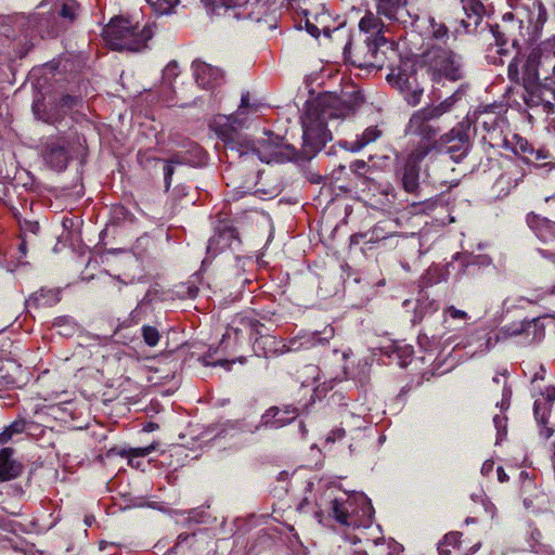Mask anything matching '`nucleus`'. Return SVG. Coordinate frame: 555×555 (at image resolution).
I'll return each mask as SVG.
<instances>
[{"label":"nucleus","mask_w":555,"mask_h":555,"mask_svg":"<svg viewBox=\"0 0 555 555\" xmlns=\"http://www.w3.org/2000/svg\"><path fill=\"white\" fill-rule=\"evenodd\" d=\"M219 138L223 141L227 150L232 154L231 157L255 155L261 162L270 164L284 162H298L299 152L285 140L272 132H267L264 138L256 142L248 141L238 131H233L228 127L220 129Z\"/></svg>","instance_id":"1"},{"label":"nucleus","mask_w":555,"mask_h":555,"mask_svg":"<svg viewBox=\"0 0 555 555\" xmlns=\"http://www.w3.org/2000/svg\"><path fill=\"white\" fill-rule=\"evenodd\" d=\"M395 42L387 37H358L349 40L345 46V56L354 66L360 68H380L383 59L379 55L380 47L393 50Z\"/></svg>","instance_id":"2"},{"label":"nucleus","mask_w":555,"mask_h":555,"mask_svg":"<svg viewBox=\"0 0 555 555\" xmlns=\"http://www.w3.org/2000/svg\"><path fill=\"white\" fill-rule=\"evenodd\" d=\"M524 102L528 107H542L546 114L553 113L555 107V64L551 77L543 82L539 79L527 77L524 79Z\"/></svg>","instance_id":"3"},{"label":"nucleus","mask_w":555,"mask_h":555,"mask_svg":"<svg viewBox=\"0 0 555 555\" xmlns=\"http://www.w3.org/2000/svg\"><path fill=\"white\" fill-rule=\"evenodd\" d=\"M411 54L422 57L423 63L430 69L451 80H457L461 77L457 56L444 47L433 44L421 53L412 52Z\"/></svg>","instance_id":"4"},{"label":"nucleus","mask_w":555,"mask_h":555,"mask_svg":"<svg viewBox=\"0 0 555 555\" xmlns=\"http://www.w3.org/2000/svg\"><path fill=\"white\" fill-rule=\"evenodd\" d=\"M302 138V147L298 151L299 159L309 160L324 147L327 141L332 140V134L324 122V114L322 117H308V120L304 122Z\"/></svg>","instance_id":"5"},{"label":"nucleus","mask_w":555,"mask_h":555,"mask_svg":"<svg viewBox=\"0 0 555 555\" xmlns=\"http://www.w3.org/2000/svg\"><path fill=\"white\" fill-rule=\"evenodd\" d=\"M437 118L426 108H421L412 114L405 127V134L417 137L421 140L418 146L430 145L431 151L436 147V139L440 128L435 125Z\"/></svg>","instance_id":"6"},{"label":"nucleus","mask_w":555,"mask_h":555,"mask_svg":"<svg viewBox=\"0 0 555 555\" xmlns=\"http://www.w3.org/2000/svg\"><path fill=\"white\" fill-rule=\"evenodd\" d=\"M470 122L463 120L449 132L440 137L439 143L446 147V152L455 163H460L468 154L472 147Z\"/></svg>","instance_id":"7"},{"label":"nucleus","mask_w":555,"mask_h":555,"mask_svg":"<svg viewBox=\"0 0 555 555\" xmlns=\"http://www.w3.org/2000/svg\"><path fill=\"white\" fill-rule=\"evenodd\" d=\"M465 17L455 22L453 31L460 35H476L486 31L485 7L480 0H461Z\"/></svg>","instance_id":"8"},{"label":"nucleus","mask_w":555,"mask_h":555,"mask_svg":"<svg viewBox=\"0 0 555 555\" xmlns=\"http://www.w3.org/2000/svg\"><path fill=\"white\" fill-rule=\"evenodd\" d=\"M554 47L555 43L551 39L537 44L533 37H521L522 54L520 56H527L525 66L527 77L539 79L538 66L540 64V60L542 57L548 60V50H553Z\"/></svg>","instance_id":"9"},{"label":"nucleus","mask_w":555,"mask_h":555,"mask_svg":"<svg viewBox=\"0 0 555 555\" xmlns=\"http://www.w3.org/2000/svg\"><path fill=\"white\" fill-rule=\"evenodd\" d=\"M431 152V146H417L408 156L401 171V182L404 191L416 193L420 188V165L422 160Z\"/></svg>","instance_id":"10"},{"label":"nucleus","mask_w":555,"mask_h":555,"mask_svg":"<svg viewBox=\"0 0 555 555\" xmlns=\"http://www.w3.org/2000/svg\"><path fill=\"white\" fill-rule=\"evenodd\" d=\"M195 80L204 89H214L222 83L224 72L203 61L196 60L192 64Z\"/></svg>","instance_id":"11"},{"label":"nucleus","mask_w":555,"mask_h":555,"mask_svg":"<svg viewBox=\"0 0 555 555\" xmlns=\"http://www.w3.org/2000/svg\"><path fill=\"white\" fill-rule=\"evenodd\" d=\"M249 96L250 95H249L248 91L244 92L241 96V104H240L237 111L232 115L225 116L224 122H218V121L215 122L214 129L218 137H219L220 129L223 127H228V125H229V128L232 129L233 131H238L237 128H241L246 120V118L243 117V115L245 114V111L246 109H249L250 112L257 111L258 105L251 104L249 101Z\"/></svg>","instance_id":"12"},{"label":"nucleus","mask_w":555,"mask_h":555,"mask_svg":"<svg viewBox=\"0 0 555 555\" xmlns=\"http://www.w3.org/2000/svg\"><path fill=\"white\" fill-rule=\"evenodd\" d=\"M14 449L3 448L0 450V482L9 481L20 477L24 465L14 457Z\"/></svg>","instance_id":"13"},{"label":"nucleus","mask_w":555,"mask_h":555,"mask_svg":"<svg viewBox=\"0 0 555 555\" xmlns=\"http://www.w3.org/2000/svg\"><path fill=\"white\" fill-rule=\"evenodd\" d=\"M494 42L490 43L489 56H512V59H519L522 54L521 38L516 37H493Z\"/></svg>","instance_id":"14"},{"label":"nucleus","mask_w":555,"mask_h":555,"mask_svg":"<svg viewBox=\"0 0 555 555\" xmlns=\"http://www.w3.org/2000/svg\"><path fill=\"white\" fill-rule=\"evenodd\" d=\"M298 415L297 408L287 405L284 409L271 406L261 416V425L271 428H278L294 421Z\"/></svg>","instance_id":"15"},{"label":"nucleus","mask_w":555,"mask_h":555,"mask_svg":"<svg viewBox=\"0 0 555 555\" xmlns=\"http://www.w3.org/2000/svg\"><path fill=\"white\" fill-rule=\"evenodd\" d=\"M234 240H237V231L234 228L229 225L219 228L208 241L206 247L208 256L215 257L219 251L230 247Z\"/></svg>","instance_id":"16"},{"label":"nucleus","mask_w":555,"mask_h":555,"mask_svg":"<svg viewBox=\"0 0 555 555\" xmlns=\"http://www.w3.org/2000/svg\"><path fill=\"white\" fill-rule=\"evenodd\" d=\"M105 46L117 52H139L151 37H103Z\"/></svg>","instance_id":"17"},{"label":"nucleus","mask_w":555,"mask_h":555,"mask_svg":"<svg viewBox=\"0 0 555 555\" xmlns=\"http://www.w3.org/2000/svg\"><path fill=\"white\" fill-rule=\"evenodd\" d=\"M379 171L376 169L371 175L356 181V189L369 197H375L376 195H387L389 190L388 183H383L379 180Z\"/></svg>","instance_id":"18"},{"label":"nucleus","mask_w":555,"mask_h":555,"mask_svg":"<svg viewBox=\"0 0 555 555\" xmlns=\"http://www.w3.org/2000/svg\"><path fill=\"white\" fill-rule=\"evenodd\" d=\"M43 158L46 164L56 171L64 170L67 167L69 160L66 146L56 142L47 145L43 153Z\"/></svg>","instance_id":"19"},{"label":"nucleus","mask_w":555,"mask_h":555,"mask_svg":"<svg viewBox=\"0 0 555 555\" xmlns=\"http://www.w3.org/2000/svg\"><path fill=\"white\" fill-rule=\"evenodd\" d=\"M352 504L349 501H339L337 499L332 501V515L337 522L343 526L353 525V519L350 513Z\"/></svg>","instance_id":"20"},{"label":"nucleus","mask_w":555,"mask_h":555,"mask_svg":"<svg viewBox=\"0 0 555 555\" xmlns=\"http://www.w3.org/2000/svg\"><path fill=\"white\" fill-rule=\"evenodd\" d=\"M359 28L362 33H367L371 35H382L384 31H390L373 13H366L359 21Z\"/></svg>","instance_id":"21"},{"label":"nucleus","mask_w":555,"mask_h":555,"mask_svg":"<svg viewBox=\"0 0 555 555\" xmlns=\"http://www.w3.org/2000/svg\"><path fill=\"white\" fill-rule=\"evenodd\" d=\"M382 133V130H379L377 126L367 127L360 137L350 143L349 150L351 152H358L370 143L375 142Z\"/></svg>","instance_id":"22"},{"label":"nucleus","mask_w":555,"mask_h":555,"mask_svg":"<svg viewBox=\"0 0 555 555\" xmlns=\"http://www.w3.org/2000/svg\"><path fill=\"white\" fill-rule=\"evenodd\" d=\"M135 31V25L125 16L113 17L108 25L107 35H126Z\"/></svg>","instance_id":"23"},{"label":"nucleus","mask_w":555,"mask_h":555,"mask_svg":"<svg viewBox=\"0 0 555 555\" xmlns=\"http://www.w3.org/2000/svg\"><path fill=\"white\" fill-rule=\"evenodd\" d=\"M412 78L406 74L405 70L398 68L397 72L395 69L391 70L387 76V80L390 83H393L401 92L409 91L412 89Z\"/></svg>","instance_id":"24"},{"label":"nucleus","mask_w":555,"mask_h":555,"mask_svg":"<svg viewBox=\"0 0 555 555\" xmlns=\"http://www.w3.org/2000/svg\"><path fill=\"white\" fill-rule=\"evenodd\" d=\"M242 322L245 324V326L249 327L250 336L255 337L256 344H259L260 340H263L264 344L267 341L273 343V337L262 334L261 330L263 328V325L259 321L249 318H244L242 319Z\"/></svg>","instance_id":"25"},{"label":"nucleus","mask_w":555,"mask_h":555,"mask_svg":"<svg viewBox=\"0 0 555 555\" xmlns=\"http://www.w3.org/2000/svg\"><path fill=\"white\" fill-rule=\"evenodd\" d=\"M208 15H223L230 10L225 0H202Z\"/></svg>","instance_id":"26"},{"label":"nucleus","mask_w":555,"mask_h":555,"mask_svg":"<svg viewBox=\"0 0 555 555\" xmlns=\"http://www.w3.org/2000/svg\"><path fill=\"white\" fill-rule=\"evenodd\" d=\"M26 428V421L23 418L15 420L0 434V443H4L12 438L13 435L21 434Z\"/></svg>","instance_id":"27"},{"label":"nucleus","mask_w":555,"mask_h":555,"mask_svg":"<svg viewBox=\"0 0 555 555\" xmlns=\"http://www.w3.org/2000/svg\"><path fill=\"white\" fill-rule=\"evenodd\" d=\"M456 102V95L453 94L447 98L444 101L439 103L438 105L427 106L426 108L431 113V116H435L437 119L441 117L443 114L449 112Z\"/></svg>","instance_id":"28"},{"label":"nucleus","mask_w":555,"mask_h":555,"mask_svg":"<svg viewBox=\"0 0 555 555\" xmlns=\"http://www.w3.org/2000/svg\"><path fill=\"white\" fill-rule=\"evenodd\" d=\"M156 13L164 15L171 13L179 0H146Z\"/></svg>","instance_id":"29"},{"label":"nucleus","mask_w":555,"mask_h":555,"mask_svg":"<svg viewBox=\"0 0 555 555\" xmlns=\"http://www.w3.org/2000/svg\"><path fill=\"white\" fill-rule=\"evenodd\" d=\"M350 170L354 175L357 181L366 177V175H371L376 169L369 166L364 160H356L351 163Z\"/></svg>","instance_id":"30"},{"label":"nucleus","mask_w":555,"mask_h":555,"mask_svg":"<svg viewBox=\"0 0 555 555\" xmlns=\"http://www.w3.org/2000/svg\"><path fill=\"white\" fill-rule=\"evenodd\" d=\"M462 534L459 532H450L444 535L443 542L439 545L438 550L441 554H450L449 546L456 547L461 542Z\"/></svg>","instance_id":"31"},{"label":"nucleus","mask_w":555,"mask_h":555,"mask_svg":"<svg viewBox=\"0 0 555 555\" xmlns=\"http://www.w3.org/2000/svg\"><path fill=\"white\" fill-rule=\"evenodd\" d=\"M142 336L146 345L150 347L156 346L160 337L158 330L150 325H144L142 327Z\"/></svg>","instance_id":"32"},{"label":"nucleus","mask_w":555,"mask_h":555,"mask_svg":"<svg viewBox=\"0 0 555 555\" xmlns=\"http://www.w3.org/2000/svg\"><path fill=\"white\" fill-rule=\"evenodd\" d=\"M78 11H79L78 3L74 0H67L62 5L61 15L64 18H68L70 21H73L77 16Z\"/></svg>","instance_id":"33"},{"label":"nucleus","mask_w":555,"mask_h":555,"mask_svg":"<svg viewBox=\"0 0 555 555\" xmlns=\"http://www.w3.org/2000/svg\"><path fill=\"white\" fill-rule=\"evenodd\" d=\"M179 75V65L176 61H171L167 64L163 72V81L165 83H171L175 78Z\"/></svg>","instance_id":"34"},{"label":"nucleus","mask_w":555,"mask_h":555,"mask_svg":"<svg viewBox=\"0 0 555 555\" xmlns=\"http://www.w3.org/2000/svg\"><path fill=\"white\" fill-rule=\"evenodd\" d=\"M377 12L391 20L396 13V8L392 0H379L377 4Z\"/></svg>","instance_id":"35"},{"label":"nucleus","mask_w":555,"mask_h":555,"mask_svg":"<svg viewBox=\"0 0 555 555\" xmlns=\"http://www.w3.org/2000/svg\"><path fill=\"white\" fill-rule=\"evenodd\" d=\"M515 140L514 151L516 154H533V147L527 140L518 135H515Z\"/></svg>","instance_id":"36"},{"label":"nucleus","mask_w":555,"mask_h":555,"mask_svg":"<svg viewBox=\"0 0 555 555\" xmlns=\"http://www.w3.org/2000/svg\"><path fill=\"white\" fill-rule=\"evenodd\" d=\"M157 443L153 442L143 448H133L129 450L130 462H132L133 457L146 456L151 454L154 450H156Z\"/></svg>","instance_id":"37"},{"label":"nucleus","mask_w":555,"mask_h":555,"mask_svg":"<svg viewBox=\"0 0 555 555\" xmlns=\"http://www.w3.org/2000/svg\"><path fill=\"white\" fill-rule=\"evenodd\" d=\"M318 367L314 365H307L302 371V376H307L301 380L302 386H310L317 380Z\"/></svg>","instance_id":"38"},{"label":"nucleus","mask_w":555,"mask_h":555,"mask_svg":"<svg viewBox=\"0 0 555 555\" xmlns=\"http://www.w3.org/2000/svg\"><path fill=\"white\" fill-rule=\"evenodd\" d=\"M405 93V100L408 103L412 106H415L420 103L421 96L423 94V90L418 88H413L409 91H404Z\"/></svg>","instance_id":"39"},{"label":"nucleus","mask_w":555,"mask_h":555,"mask_svg":"<svg viewBox=\"0 0 555 555\" xmlns=\"http://www.w3.org/2000/svg\"><path fill=\"white\" fill-rule=\"evenodd\" d=\"M178 163H179L178 160L172 159L170 162H167V164L164 167V179H165L166 190H168L171 184V178L175 172L173 164H178Z\"/></svg>","instance_id":"40"},{"label":"nucleus","mask_w":555,"mask_h":555,"mask_svg":"<svg viewBox=\"0 0 555 555\" xmlns=\"http://www.w3.org/2000/svg\"><path fill=\"white\" fill-rule=\"evenodd\" d=\"M518 59H512L507 67L508 78L517 82L519 80Z\"/></svg>","instance_id":"41"},{"label":"nucleus","mask_w":555,"mask_h":555,"mask_svg":"<svg viewBox=\"0 0 555 555\" xmlns=\"http://www.w3.org/2000/svg\"><path fill=\"white\" fill-rule=\"evenodd\" d=\"M121 287H122V285H121L120 281L115 280L113 278H109L105 283V289H106L107 295H112L115 292H120Z\"/></svg>","instance_id":"42"},{"label":"nucleus","mask_w":555,"mask_h":555,"mask_svg":"<svg viewBox=\"0 0 555 555\" xmlns=\"http://www.w3.org/2000/svg\"><path fill=\"white\" fill-rule=\"evenodd\" d=\"M334 337V328L332 326H326L322 333H315L314 338L320 343L328 341Z\"/></svg>","instance_id":"43"},{"label":"nucleus","mask_w":555,"mask_h":555,"mask_svg":"<svg viewBox=\"0 0 555 555\" xmlns=\"http://www.w3.org/2000/svg\"><path fill=\"white\" fill-rule=\"evenodd\" d=\"M79 103H80V99L79 98L73 96V95H68V94L64 95L61 99V106L62 107L73 108V107H76Z\"/></svg>","instance_id":"44"},{"label":"nucleus","mask_w":555,"mask_h":555,"mask_svg":"<svg viewBox=\"0 0 555 555\" xmlns=\"http://www.w3.org/2000/svg\"><path fill=\"white\" fill-rule=\"evenodd\" d=\"M448 311L453 319H465L467 315L465 311L459 310L455 307H450Z\"/></svg>","instance_id":"45"},{"label":"nucleus","mask_w":555,"mask_h":555,"mask_svg":"<svg viewBox=\"0 0 555 555\" xmlns=\"http://www.w3.org/2000/svg\"><path fill=\"white\" fill-rule=\"evenodd\" d=\"M345 436V429L339 428L335 431H332L331 435L327 437V440L335 441L336 439H340Z\"/></svg>","instance_id":"46"},{"label":"nucleus","mask_w":555,"mask_h":555,"mask_svg":"<svg viewBox=\"0 0 555 555\" xmlns=\"http://www.w3.org/2000/svg\"><path fill=\"white\" fill-rule=\"evenodd\" d=\"M534 157V160H543L547 158V153L543 150H534L533 154H531Z\"/></svg>","instance_id":"47"},{"label":"nucleus","mask_w":555,"mask_h":555,"mask_svg":"<svg viewBox=\"0 0 555 555\" xmlns=\"http://www.w3.org/2000/svg\"><path fill=\"white\" fill-rule=\"evenodd\" d=\"M212 365H221V366H224L227 370H229L231 362L228 360H219V361L215 362Z\"/></svg>","instance_id":"48"},{"label":"nucleus","mask_w":555,"mask_h":555,"mask_svg":"<svg viewBox=\"0 0 555 555\" xmlns=\"http://www.w3.org/2000/svg\"><path fill=\"white\" fill-rule=\"evenodd\" d=\"M309 504H310V503H309L308 499H307V498H305V499H304V500L298 504L297 509H298L299 512H304V511H305V508H306V506H307V505H309Z\"/></svg>","instance_id":"49"},{"label":"nucleus","mask_w":555,"mask_h":555,"mask_svg":"<svg viewBox=\"0 0 555 555\" xmlns=\"http://www.w3.org/2000/svg\"><path fill=\"white\" fill-rule=\"evenodd\" d=\"M349 544L348 543H345L344 546H340V548L344 551L345 555H347L348 551H349Z\"/></svg>","instance_id":"50"},{"label":"nucleus","mask_w":555,"mask_h":555,"mask_svg":"<svg viewBox=\"0 0 555 555\" xmlns=\"http://www.w3.org/2000/svg\"><path fill=\"white\" fill-rule=\"evenodd\" d=\"M524 176H525L524 173H520V176H519L518 178H516V179H515V184H514V186L518 185L519 181H521V180H522Z\"/></svg>","instance_id":"51"},{"label":"nucleus","mask_w":555,"mask_h":555,"mask_svg":"<svg viewBox=\"0 0 555 555\" xmlns=\"http://www.w3.org/2000/svg\"><path fill=\"white\" fill-rule=\"evenodd\" d=\"M522 160L526 163V164H531L533 163V160L531 158H529L528 156H522Z\"/></svg>","instance_id":"52"},{"label":"nucleus","mask_w":555,"mask_h":555,"mask_svg":"<svg viewBox=\"0 0 555 555\" xmlns=\"http://www.w3.org/2000/svg\"><path fill=\"white\" fill-rule=\"evenodd\" d=\"M534 413H538V405H537V403L534 404Z\"/></svg>","instance_id":"53"},{"label":"nucleus","mask_w":555,"mask_h":555,"mask_svg":"<svg viewBox=\"0 0 555 555\" xmlns=\"http://www.w3.org/2000/svg\"><path fill=\"white\" fill-rule=\"evenodd\" d=\"M493 380H494L495 383H499V382H500L499 377H494V378H493Z\"/></svg>","instance_id":"54"},{"label":"nucleus","mask_w":555,"mask_h":555,"mask_svg":"<svg viewBox=\"0 0 555 555\" xmlns=\"http://www.w3.org/2000/svg\"><path fill=\"white\" fill-rule=\"evenodd\" d=\"M387 555H390V553H387Z\"/></svg>","instance_id":"55"}]
</instances>
